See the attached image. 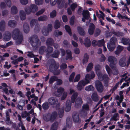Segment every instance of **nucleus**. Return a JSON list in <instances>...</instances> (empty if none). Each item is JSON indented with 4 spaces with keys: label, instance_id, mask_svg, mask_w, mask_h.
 Here are the masks:
<instances>
[{
    "label": "nucleus",
    "instance_id": "f257e3e1",
    "mask_svg": "<svg viewBox=\"0 0 130 130\" xmlns=\"http://www.w3.org/2000/svg\"><path fill=\"white\" fill-rule=\"evenodd\" d=\"M57 116V112L54 111L52 113V114L50 113H46L43 115V118L45 121L54 122L56 119Z\"/></svg>",
    "mask_w": 130,
    "mask_h": 130
},
{
    "label": "nucleus",
    "instance_id": "f03ea898",
    "mask_svg": "<svg viewBox=\"0 0 130 130\" xmlns=\"http://www.w3.org/2000/svg\"><path fill=\"white\" fill-rule=\"evenodd\" d=\"M11 34L14 39L17 40L20 43L22 42L23 39V35L20 32L18 28H16L14 29L12 32Z\"/></svg>",
    "mask_w": 130,
    "mask_h": 130
},
{
    "label": "nucleus",
    "instance_id": "7ed1b4c3",
    "mask_svg": "<svg viewBox=\"0 0 130 130\" xmlns=\"http://www.w3.org/2000/svg\"><path fill=\"white\" fill-rule=\"evenodd\" d=\"M30 42L32 46L34 47H38L41 45V42L36 35H34L29 39Z\"/></svg>",
    "mask_w": 130,
    "mask_h": 130
},
{
    "label": "nucleus",
    "instance_id": "20e7f679",
    "mask_svg": "<svg viewBox=\"0 0 130 130\" xmlns=\"http://www.w3.org/2000/svg\"><path fill=\"white\" fill-rule=\"evenodd\" d=\"M117 39L114 36H113L110 40L109 43H107V47L109 50L111 52L113 51L116 47V43Z\"/></svg>",
    "mask_w": 130,
    "mask_h": 130
},
{
    "label": "nucleus",
    "instance_id": "39448f33",
    "mask_svg": "<svg viewBox=\"0 0 130 130\" xmlns=\"http://www.w3.org/2000/svg\"><path fill=\"white\" fill-rule=\"evenodd\" d=\"M53 26L52 24H49L47 27L44 26L42 29V32L43 35L45 36L48 35L50 32H51Z\"/></svg>",
    "mask_w": 130,
    "mask_h": 130
},
{
    "label": "nucleus",
    "instance_id": "423d86ee",
    "mask_svg": "<svg viewBox=\"0 0 130 130\" xmlns=\"http://www.w3.org/2000/svg\"><path fill=\"white\" fill-rule=\"evenodd\" d=\"M95 84L97 91L100 93L102 92L104 87L102 83L99 80H96L95 82Z\"/></svg>",
    "mask_w": 130,
    "mask_h": 130
},
{
    "label": "nucleus",
    "instance_id": "0eeeda50",
    "mask_svg": "<svg viewBox=\"0 0 130 130\" xmlns=\"http://www.w3.org/2000/svg\"><path fill=\"white\" fill-rule=\"evenodd\" d=\"M116 60V58L113 56H110L108 57V61L110 63L109 66L112 69H115L116 68L115 61Z\"/></svg>",
    "mask_w": 130,
    "mask_h": 130
},
{
    "label": "nucleus",
    "instance_id": "6e6552de",
    "mask_svg": "<svg viewBox=\"0 0 130 130\" xmlns=\"http://www.w3.org/2000/svg\"><path fill=\"white\" fill-rule=\"evenodd\" d=\"M95 76V74L94 72L93 71L91 72V74H87L85 76V80H84L86 85L88 84L90 82L89 80L87 79H93Z\"/></svg>",
    "mask_w": 130,
    "mask_h": 130
},
{
    "label": "nucleus",
    "instance_id": "1a4fd4ad",
    "mask_svg": "<svg viewBox=\"0 0 130 130\" xmlns=\"http://www.w3.org/2000/svg\"><path fill=\"white\" fill-rule=\"evenodd\" d=\"M82 15L83 16L82 18V21L83 22H85L86 20H88L90 17L89 15V12L86 10H84L83 11Z\"/></svg>",
    "mask_w": 130,
    "mask_h": 130
},
{
    "label": "nucleus",
    "instance_id": "9d476101",
    "mask_svg": "<svg viewBox=\"0 0 130 130\" xmlns=\"http://www.w3.org/2000/svg\"><path fill=\"white\" fill-rule=\"evenodd\" d=\"M59 67L58 63L57 64L55 60H54L50 65L49 69L51 71L56 70Z\"/></svg>",
    "mask_w": 130,
    "mask_h": 130
},
{
    "label": "nucleus",
    "instance_id": "9b49d317",
    "mask_svg": "<svg viewBox=\"0 0 130 130\" xmlns=\"http://www.w3.org/2000/svg\"><path fill=\"white\" fill-rule=\"evenodd\" d=\"M95 28V26L94 24L92 23H90L88 30V32L90 35H92L93 34Z\"/></svg>",
    "mask_w": 130,
    "mask_h": 130
},
{
    "label": "nucleus",
    "instance_id": "f8f14e48",
    "mask_svg": "<svg viewBox=\"0 0 130 130\" xmlns=\"http://www.w3.org/2000/svg\"><path fill=\"white\" fill-rule=\"evenodd\" d=\"M3 37L5 41H8L10 40L11 38V34L9 31H6L3 34Z\"/></svg>",
    "mask_w": 130,
    "mask_h": 130
},
{
    "label": "nucleus",
    "instance_id": "ddd939ff",
    "mask_svg": "<svg viewBox=\"0 0 130 130\" xmlns=\"http://www.w3.org/2000/svg\"><path fill=\"white\" fill-rule=\"evenodd\" d=\"M83 103L82 99L80 97L77 98L76 100L75 103V106L76 108H78L81 106Z\"/></svg>",
    "mask_w": 130,
    "mask_h": 130
},
{
    "label": "nucleus",
    "instance_id": "4468645a",
    "mask_svg": "<svg viewBox=\"0 0 130 130\" xmlns=\"http://www.w3.org/2000/svg\"><path fill=\"white\" fill-rule=\"evenodd\" d=\"M49 103L51 105L56 104L58 101V99L56 97H52L50 98L48 100Z\"/></svg>",
    "mask_w": 130,
    "mask_h": 130
},
{
    "label": "nucleus",
    "instance_id": "2eb2a0df",
    "mask_svg": "<svg viewBox=\"0 0 130 130\" xmlns=\"http://www.w3.org/2000/svg\"><path fill=\"white\" fill-rule=\"evenodd\" d=\"M71 102L70 100H68L66 102V107L65 108V110L66 112H69L71 110Z\"/></svg>",
    "mask_w": 130,
    "mask_h": 130
},
{
    "label": "nucleus",
    "instance_id": "dca6fc26",
    "mask_svg": "<svg viewBox=\"0 0 130 130\" xmlns=\"http://www.w3.org/2000/svg\"><path fill=\"white\" fill-rule=\"evenodd\" d=\"M122 43L124 45H130V39L128 38H123L121 39Z\"/></svg>",
    "mask_w": 130,
    "mask_h": 130
},
{
    "label": "nucleus",
    "instance_id": "f3484780",
    "mask_svg": "<svg viewBox=\"0 0 130 130\" xmlns=\"http://www.w3.org/2000/svg\"><path fill=\"white\" fill-rule=\"evenodd\" d=\"M60 55V52L57 50H55L51 55V57L53 58H58Z\"/></svg>",
    "mask_w": 130,
    "mask_h": 130
},
{
    "label": "nucleus",
    "instance_id": "a211bd4d",
    "mask_svg": "<svg viewBox=\"0 0 130 130\" xmlns=\"http://www.w3.org/2000/svg\"><path fill=\"white\" fill-rule=\"evenodd\" d=\"M84 44L87 47H90L91 45V41L90 39L87 37L85 39Z\"/></svg>",
    "mask_w": 130,
    "mask_h": 130
},
{
    "label": "nucleus",
    "instance_id": "6ab92c4d",
    "mask_svg": "<svg viewBox=\"0 0 130 130\" xmlns=\"http://www.w3.org/2000/svg\"><path fill=\"white\" fill-rule=\"evenodd\" d=\"M54 41L53 39L51 38H48L46 42V44L47 46H52L54 44Z\"/></svg>",
    "mask_w": 130,
    "mask_h": 130
},
{
    "label": "nucleus",
    "instance_id": "aec40b11",
    "mask_svg": "<svg viewBox=\"0 0 130 130\" xmlns=\"http://www.w3.org/2000/svg\"><path fill=\"white\" fill-rule=\"evenodd\" d=\"M64 88L62 87H60L57 90V94H56L55 96L58 97H60L62 95V93L64 92Z\"/></svg>",
    "mask_w": 130,
    "mask_h": 130
},
{
    "label": "nucleus",
    "instance_id": "412c9836",
    "mask_svg": "<svg viewBox=\"0 0 130 130\" xmlns=\"http://www.w3.org/2000/svg\"><path fill=\"white\" fill-rule=\"evenodd\" d=\"M53 50V48L52 47L47 46V48H46L45 50V52L46 53V55L47 56L49 54L52 53Z\"/></svg>",
    "mask_w": 130,
    "mask_h": 130
},
{
    "label": "nucleus",
    "instance_id": "4be33fe9",
    "mask_svg": "<svg viewBox=\"0 0 130 130\" xmlns=\"http://www.w3.org/2000/svg\"><path fill=\"white\" fill-rule=\"evenodd\" d=\"M66 52L67 55L65 58L66 60H68L69 59H72L73 57L72 56L71 52L69 50H66Z\"/></svg>",
    "mask_w": 130,
    "mask_h": 130
},
{
    "label": "nucleus",
    "instance_id": "5701e85b",
    "mask_svg": "<svg viewBox=\"0 0 130 130\" xmlns=\"http://www.w3.org/2000/svg\"><path fill=\"white\" fill-rule=\"evenodd\" d=\"M1 85L2 86L5 87L3 89V90L4 91L5 94L7 95H9V93L8 92V89L7 88L8 86L6 84L3 83H2Z\"/></svg>",
    "mask_w": 130,
    "mask_h": 130
},
{
    "label": "nucleus",
    "instance_id": "b1692460",
    "mask_svg": "<svg viewBox=\"0 0 130 130\" xmlns=\"http://www.w3.org/2000/svg\"><path fill=\"white\" fill-rule=\"evenodd\" d=\"M77 31L79 34L82 36H84L85 34V32L84 29L81 27L79 26L77 28Z\"/></svg>",
    "mask_w": 130,
    "mask_h": 130
},
{
    "label": "nucleus",
    "instance_id": "393cba45",
    "mask_svg": "<svg viewBox=\"0 0 130 130\" xmlns=\"http://www.w3.org/2000/svg\"><path fill=\"white\" fill-rule=\"evenodd\" d=\"M29 7L32 12L34 13L37 11L38 9L37 6L34 4L31 5Z\"/></svg>",
    "mask_w": 130,
    "mask_h": 130
},
{
    "label": "nucleus",
    "instance_id": "a878e982",
    "mask_svg": "<svg viewBox=\"0 0 130 130\" xmlns=\"http://www.w3.org/2000/svg\"><path fill=\"white\" fill-rule=\"evenodd\" d=\"M126 60V58L123 57H122L121 58L119 62V65L122 67H125L126 65L125 63Z\"/></svg>",
    "mask_w": 130,
    "mask_h": 130
},
{
    "label": "nucleus",
    "instance_id": "bb28decb",
    "mask_svg": "<svg viewBox=\"0 0 130 130\" xmlns=\"http://www.w3.org/2000/svg\"><path fill=\"white\" fill-rule=\"evenodd\" d=\"M78 93L77 92L73 93L71 97V102L72 103H74L75 102V100L78 96Z\"/></svg>",
    "mask_w": 130,
    "mask_h": 130
},
{
    "label": "nucleus",
    "instance_id": "cd10ccee",
    "mask_svg": "<svg viewBox=\"0 0 130 130\" xmlns=\"http://www.w3.org/2000/svg\"><path fill=\"white\" fill-rule=\"evenodd\" d=\"M62 1V4H63H63L64 3V0L62 1V0H54V1L52 2V3H51V5L53 6L56 3L58 5H59Z\"/></svg>",
    "mask_w": 130,
    "mask_h": 130
},
{
    "label": "nucleus",
    "instance_id": "c85d7f7f",
    "mask_svg": "<svg viewBox=\"0 0 130 130\" xmlns=\"http://www.w3.org/2000/svg\"><path fill=\"white\" fill-rule=\"evenodd\" d=\"M23 30L26 33H28L29 31V28L28 24L27 23H24L23 25Z\"/></svg>",
    "mask_w": 130,
    "mask_h": 130
},
{
    "label": "nucleus",
    "instance_id": "c756f323",
    "mask_svg": "<svg viewBox=\"0 0 130 130\" xmlns=\"http://www.w3.org/2000/svg\"><path fill=\"white\" fill-rule=\"evenodd\" d=\"M5 22L4 20H2L0 22V30L4 31L5 29Z\"/></svg>",
    "mask_w": 130,
    "mask_h": 130
},
{
    "label": "nucleus",
    "instance_id": "7c9ffc66",
    "mask_svg": "<svg viewBox=\"0 0 130 130\" xmlns=\"http://www.w3.org/2000/svg\"><path fill=\"white\" fill-rule=\"evenodd\" d=\"M73 121L75 123H78L79 120V115L78 114L76 113L74 114L72 116Z\"/></svg>",
    "mask_w": 130,
    "mask_h": 130
},
{
    "label": "nucleus",
    "instance_id": "2f4dec72",
    "mask_svg": "<svg viewBox=\"0 0 130 130\" xmlns=\"http://www.w3.org/2000/svg\"><path fill=\"white\" fill-rule=\"evenodd\" d=\"M88 59L89 55L87 53H86L84 54V58L82 60L83 64H86L88 62Z\"/></svg>",
    "mask_w": 130,
    "mask_h": 130
},
{
    "label": "nucleus",
    "instance_id": "473e14b6",
    "mask_svg": "<svg viewBox=\"0 0 130 130\" xmlns=\"http://www.w3.org/2000/svg\"><path fill=\"white\" fill-rule=\"evenodd\" d=\"M20 16L21 19L23 20L26 18V15L25 12L23 10H21L20 12Z\"/></svg>",
    "mask_w": 130,
    "mask_h": 130
},
{
    "label": "nucleus",
    "instance_id": "72a5a7b5",
    "mask_svg": "<svg viewBox=\"0 0 130 130\" xmlns=\"http://www.w3.org/2000/svg\"><path fill=\"white\" fill-rule=\"evenodd\" d=\"M8 25L11 27H14L16 25V22L14 20H10L8 22Z\"/></svg>",
    "mask_w": 130,
    "mask_h": 130
},
{
    "label": "nucleus",
    "instance_id": "f704fd0d",
    "mask_svg": "<svg viewBox=\"0 0 130 130\" xmlns=\"http://www.w3.org/2000/svg\"><path fill=\"white\" fill-rule=\"evenodd\" d=\"M93 67V64L92 62L89 63L86 67V71L87 72L91 71Z\"/></svg>",
    "mask_w": 130,
    "mask_h": 130
},
{
    "label": "nucleus",
    "instance_id": "c9c22d12",
    "mask_svg": "<svg viewBox=\"0 0 130 130\" xmlns=\"http://www.w3.org/2000/svg\"><path fill=\"white\" fill-rule=\"evenodd\" d=\"M18 12L17 8L14 6H12L11 8V12L12 14H16Z\"/></svg>",
    "mask_w": 130,
    "mask_h": 130
},
{
    "label": "nucleus",
    "instance_id": "e433bc0d",
    "mask_svg": "<svg viewBox=\"0 0 130 130\" xmlns=\"http://www.w3.org/2000/svg\"><path fill=\"white\" fill-rule=\"evenodd\" d=\"M60 26V24L59 21L58 20H56L54 24V28L56 29H57L59 28Z\"/></svg>",
    "mask_w": 130,
    "mask_h": 130
},
{
    "label": "nucleus",
    "instance_id": "4c0bfd02",
    "mask_svg": "<svg viewBox=\"0 0 130 130\" xmlns=\"http://www.w3.org/2000/svg\"><path fill=\"white\" fill-rule=\"evenodd\" d=\"M57 79V77L55 76H52L50 78L49 83L50 84H52L54 82L56 81Z\"/></svg>",
    "mask_w": 130,
    "mask_h": 130
},
{
    "label": "nucleus",
    "instance_id": "58836bf2",
    "mask_svg": "<svg viewBox=\"0 0 130 130\" xmlns=\"http://www.w3.org/2000/svg\"><path fill=\"white\" fill-rule=\"evenodd\" d=\"M58 124L57 122H54L51 126V130H57Z\"/></svg>",
    "mask_w": 130,
    "mask_h": 130
},
{
    "label": "nucleus",
    "instance_id": "ea45409f",
    "mask_svg": "<svg viewBox=\"0 0 130 130\" xmlns=\"http://www.w3.org/2000/svg\"><path fill=\"white\" fill-rule=\"evenodd\" d=\"M46 47L44 46H42L40 47L39 49V52L40 54H43L45 52V50Z\"/></svg>",
    "mask_w": 130,
    "mask_h": 130
},
{
    "label": "nucleus",
    "instance_id": "a19ab883",
    "mask_svg": "<svg viewBox=\"0 0 130 130\" xmlns=\"http://www.w3.org/2000/svg\"><path fill=\"white\" fill-rule=\"evenodd\" d=\"M92 100L95 102H97L99 100L98 95L96 93H93L92 95Z\"/></svg>",
    "mask_w": 130,
    "mask_h": 130
},
{
    "label": "nucleus",
    "instance_id": "79ce46f5",
    "mask_svg": "<svg viewBox=\"0 0 130 130\" xmlns=\"http://www.w3.org/2000/svg\"><path fill=\"white\" fill-rule=\"evenodd\" d=\"M46 15L41 16L38 18V20L39 21H45L48 19Z\"/></svg>",
    "mask_w": 130,
    "mask_h": 130
},
{
    "label": "nucleus",
    "instance_id": "37998d69",
    "mask_svg": "<svg viewBox=\"0 0 130 130\" xmlns=\"http://www.w3.org/2000/svg\"><path fill=\"white\" fill-rule=\"evenodd\" d=\"M65 29L70 36H71L72 35V34L71 30L69 26L68 25H65Z\"/></svg>",
    "mask_w": 130,
    "mask_h": 130
},
{
    "label": "nucleus",
    "instance_id": "c03bdc74",
    "mask_svg": "<svg viewBox=\"0 0 130 130\" xmlns=\"http://www.w3.org/2000/svg\"><path fill=\"white\" fill-rule=\"evenodd\" d=\"M77 6V5L76 2L72 3L70 5L71 9L72 11H74L76 8Z\"/></svg>",
    "mask_w": 130,
    "mask_h": 130
},
{
    "label": "nucleus",
    "instance_id": "a18cd8bd",
    "mask_svg": "<svg viewBox=\"0 0 130 130\" xmlns=\"http://www.w3.org/2000/svg\"><path fill=\"white\" fill-rule=\"evenodd\" d=\"M58 110L59 117L60 118H62L63 115L64 109L63 108L60 109L59 108Z\"/></svg>",
    "mask_w": 130,
    "mask_h": 130
},
{
    "label": "nucleus",
    "instance_id": "49530a36",
    "mask_svg": "<svg viewBox=\"0 0 130 130\" xmlns=\"http://www.w3.org/2000/svg\"><path fill=\"white\" fill-rule=\"evenodd\" d=\"M85 90L88 91H93L94 90V88L93 86L90 85L87 86L85 88Z\"/></svg>",
    "mask_w": 130,
    "mask_h": 130
},
{
    "label": "nucleus",
    "instance_id": "de8ad7c7",
    "mask_svg": "<svg viewBox=\"0 0 130 130\" xmlns=\"http://www.w3.org/2000/svg\"><path fill=\"white\" fill-rule=\"evenodd\" d=\"M42 107L44 109L46 110L49 108V105L47 102H45L42 104Z\"/></svg>",
    "mask_w": 130,
    "mask_h": 130
},
{
    "label": "nucleus",
    "instance_id": "09e8293b",
    "mask_svg": "<svg viewBox=\"0 0 130 130\" xmlns=\"http://www.w3.org/2000/svg\"><path fill=\"white\" fill-rule=\"evenodd\" d=\"M57 12L55 10H53L50 14L51 18H53L56 15Z\"/></svg>",
    "mask_w": 130,
    "mask_h": 130
},
{
    "label": "nucleus",
    "instance_id": "8fccbe9b",
    "mask_svg": "<svg viewBox=\"0 0 130 130\" xmlns=\"http://www.w3.org/2000/svg\"><path fill=\"white\" fill-rule=\"evenodd\" d=\"M38 23V21L37 20L35 19H32L30 22V25L31 27H32L35 24Z\"/></svg>",
    "mask_w": 130,
    "mask_h": 130
},
{
    "label": "nucleus",
    "instance_id": "3c124183",
    "mask_svg": "<svg viewBox=\"0 0 130 130\" xmlns=\"http://www.w3.org/2000/svg\"><path fill=\"white\" fill-rule=\"evenodd\" d=\"M97 43V44H98V46L99 47H101L104 45V40L103 39L99 40L98 42V43Z\"/></svg>",
    "mask_w": 130,
    "mask_h": 130
},
{
    "label": "nucleus",
    "instance_id": "603ef678",
    "mask_svg": "<svg viewBox=\"0 0 130 130\" xmlns=\"http://www.w3.org/2000/svg\"><path fill=\"white\" fill-rule=\"evenodd\" d=\"M22 102L23 103V105L22 106L21 105H18L17 107V108L18 109H19L22 110L23 109V106H24L25 104V101L24 100H22Z\"/></svg>",
    "mask_w": 130,
    "mask_h": 130
},
{
    "label": "nucleus",
    "instance_id": "864d4df0",
    "mask_svg": "<svg viewBox=\"0 0 130 130\" xmlns=\"http://www.w3.org/2000/svg\"><path fill=\"white\" fill-rule=\"evenodd\" d=\"M75 75V73L74 72H73L70 75L69 78V80L70 82H72L73 81Z\"/></svg>",
    "mask_w": 130,
    "mask_h": 130
},
{
    "label": "nucleus",
    "instance_id": "5fc2aeb1",
    "mask_svg": "<svg viewBox=\"0 0 130 130\" xmlns=\"http://www.w3.org/2000/svg\"><path fill=\"white\" fill-rule=\"evenodd\" d=\"M119 82L117 83L110 90V91H111L112 93H113L117 89L119 85Z\"/></svg>",
    "mask_w": 130,
    "mask_h": 130
},
{
    "label": "nucleus",
    "instance_id": "6e6d98bb",
    "mask_svg": "<svg viewBox=\"0 0 130 130\" xmlns=\"http://www.w3.org/2000/svg\"><path fill=\"white\" fill-rule=\"evenodd\" d=\"M108 78L107 75L106 74H104L101 77V78L100 80L101 81L104 80V81L106 80H108Z\"/></svg>",
    "mask_w": 130,
    "mask_h": 130
},
{
    "label": "nucleus",
    "instance_id": "4d7b16f0",
    "mask_svg": "<svg viewBox=\"0 0 130 130\" xmlns=\"http://www.w3.org/2000/svg\"><path fill=\"white\" fill-rule=\"evenodd\" d=\"M40 30V28L39 24L38 23L36 24L34 28L35 31L36 32H38Z\"/></svg>",
    "mask_w": 130,
    "mask_h": 130
},
{
    "label": "nucleus",
    "instance_id": "13d9d810",
    "mask_svg": "<svg viewBox=\"0 0 130 130\" xmlns=\"http://www.w3.org/2000/svg\"><path fill=\"white\" fill-rule=\"evenodd\" d=\"M101 32V30L100 29L98 28H96L95 31V33L94 34L95 36V37L98 36L100 34Z\"/></svg>",
    "mask_w": 130,
    "mask_h": 130
},
{
    "label": "nucleus",
    "instance_id": "bf43d9fd",
    "mask_svg": "<svg viewBox=\"0 0 130 130\" xmlns=\"http://www.w3.org/2000/svg\"><path fill=\"white\" fill-rule=\"evenodd\" d=\"M101 68V66L99 64L96 65L95 67V69L96 73L101 71L100 69Z\"/></svg>",
    "mask_w": 130,
    "mask_h": 130
},
{
    "label": "nucleus",
    "instance_id": "052dcab7",
    "mask_svg": "<svg viewBox=\"0 0 130 130\" xmlns=\"http://www.w3.org/2000/svg\"><path fill=\"white\" fill-rule=\"evenodd\" d=\"M80 77V75L79 74H77L75 78L74 79V82H78L79 80Z\"/></svg>",
    "mask_w": 130,
    "mask_h": 130
},
{
    "label": "nucleus",
    "instance_id": "680f3d73",
    "mask_svg": "<svg viewBox=\"0 0 130 130\" xmlns=\"http://www.w3.org/2000/svg\"><path fill=\"white\" fill-rule=\"evenodd\" d=\"M75 19V17L74 15L71 17L70 21L71 25H72L74 24Z\"/></svg>",
    "mask_w": 130,
    "mask_h": 130
},
{
    "label": "nucleus",
    "instance_id": "e2e57ef3",
    "mask_svg": "<svg viewBox=\"0 0 130 130\" xmlns=\"http://www.w3.org/2000/svg\"><path fill=\"white\" fill-rule=\"evenodd\" d=\"M56 81L57 84L58 85H60L62 84L63 83L62 80L58 78L57 77Z\"/></svg>",
    "mask_w": 130,
    "mask_h": 130
},
{
    "label": "nucleus",
    "instance_id": "0e129e2a",
    "mask_svg": "<svg viewBox=\"0 0 130 130\" xmlns=\"http://www.w3.org/2000/svg\"><path fill=\"white\" fill-rule=\"evenodd\" d=\"M60 67L62 70L66 69L67 67V65L65 63H62L60 66Z\"/></svg>",
    "mask_w": 130,
    "mask_h": 130
},
{
    "label": "nucleus",
    "instance_id": "69168bd1",
    "mask_svg": "<svg viewBox=\"0 0 130 130\" xmlns=\"http://www.w3.org/2000/svg\"><path fill=\"white\" fill-rule=\"evenodd\" d=\"M101 58L100 59V61L101 62L105 61L106 59V57L103 54H102L101 55Z\"/></svg>",
    "mask_w": 130,
    "mask_h": 130
},
{
    "label": "nucleus",
    "instance_id": "338daca9",
    "mask_svg": "<svg viewBox=\"0 0 130 130\" xmlns=\"http://www.w3.org/2000/svg\"><path fill=\"white\" fill-rule=\"evenodd\" d=\"M25 10L26 14H29L32 12L29 7V8H25Z\"/></svg>",
    "mask_w": 130,
    "mask_h": 130
},
{
    "label": "nucleus",
    "instance_id": "774afa93",
    "mask_svg": "<svg viewBox=\"0 0 130 130\" xmlns=\"http://www.w3.org/2000/svg\"><path fill=\"white\" fill-rule=\"evenodd\" d=\"M54 34L55 37H57L59 36L62 35V32L61 31H57L54 32Z\"/></svg>",
    "mask_w": 130,
    "mask_h": 130
}]
</instances>
